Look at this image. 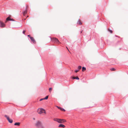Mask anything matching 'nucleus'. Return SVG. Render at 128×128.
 <instances>
[{"mask_svg": "<svg viewBox=\"0 0 128 128\" xmlns=\"http://www.w3.org/2000/svg\"><path fill=\"white\" fill-rule=\"evenodd\" d=\"M38 112L39 114H42L43 113H46L45 110L42 108H39L38 110Z\"/></svg>", "mask_w": 128, "mask_h": 128, "instance_id": "1", "label": "nucleus"}, {"mask_svg": "<svg viewBox=\"0 0 128 128\" xmlns=\"http://www.w3.org/2000/svg\"><path fill=\"white\" fill-rule=\"evenodd\" d=\"M51 39L52 41H54V42L58 44H61V42L59 41L57 38H51Z\"/></svg>", "mask_w": 128, "mask_h": 128, "instance_id": "2", "label": "nucleus"}, {"mask_svg": "<svg viewBox=\"0 0 128 128\" xmlns=\"http://www.w3.org/2000/svg\"><path fill=\"white\" fill-rule=\"evenodd\" d=\"M42 124L41 122L39 121H38L36 122V127L38 128L39 126H40Z\"/></svg>", "mask_w": 128, "mask_h": 128, "instance_id": "3", "label": "nucleus"}, {"mask_svg": "<svg viewBox=\"0 0 128 128\" xmlns=\"http://www.w3.org/2000/svg\"><path fill=\"white\" fill-rule=\"evenodd\" d=\"M5 117H6L7 120H8V122L10 123H12L13 122V120H12L11 119H10V118L9 117L7 116V115H5Z\"/></svg>", "mask_w": 128, "mask_h": 128, "instance_id": "4", "label": "nucleus"}, {"mask_svg": "<svg viewBox=\"0 0 128 128\" xmlns=\"http://www.w3.org/2000/svg\"><path fill=\"white\" fill-rule=\"evenodd\" d=\"M66 122V120L64 119H60L58 121V123L63 124Z\"/></svg>", "mask_w": 128, "mask_h": 128, "instance_id": "5", "label": "nucleus"}, {"mask_svg": "<svg viewBox=\"0 0 128 128\" xmlns=\"http://www.w3.org/2000/svg\"><path fill=\"white\" fill-rule=\"evenodd\" d=\"M5 26V24L4 23L0 21V26L1 27L4 28Z\"/></svg>", "mask_w": 128, "mask_h": 128, "instance_id": "6", "label": "nucleus"}, {"mask_svg": "<svg viewBox=\"0 0 128 128\" xmlns=\"http://www.w3.org/2000/svg\"><path fill=\"white\" fill-rule=\"evenodd\" d=\"M30 39L32 42L34 44L36 43V41L32 37H30Z\"/></svg>", "mask_w": 128, "mask_h": 128, "instance_id": "7", "label": "nucleus"}, {"mask_svg": "<svg viewBox=\"0 0 128 128\" xmlns=\"http://www.w3.org/2000/svg\"><path fill=\"white\" fill-rule=\"evenodd\" d=\"M58 127L59 128H64L65 127V126L64 124H60L58 126Z\"/></svg>", "mask_w": 128, "mask_h": 128, "instance_id": "8", "label": "nucleus"}, {"mask_svg": "<svg viewBox=\"0 0 128 128\" xmlns=\"http://www.w3.org/2000/svg\"><path fill=\"white\" fill-rule=\"evenodd\" d=\"M56 107H57L59 109H60L62 111H63L64 112H65V110L62 108L57 106H56Z\"/></svg>", "mask_w": 128, "mask_h": 128, "instance_id": "9", "label": "nucleus"}, {"mask_svg": "<svg viewBox=\"0 0 128 128\" xmlns=\"http://www.w3.org/2000/svg\"><path fill=\"white\" fill-rule=\"evenodd\" d=\"M77 23L80 25H82V23L80 20H78L77 22Z\"/></svg>", "mask_w": 128, "mask_h": 128, "instance_id": "10", "label": "nucleus"}, {"mask_svg": "<svg viewBox=\"0 0 128 128\" xmlns=\"http://www.w3.org/2000/svg\"><path fill=\"white\" fill-rule=\"evenodd\" d=\"M59 118H54V121H56V122H58V121H59Z\"/></svg>", "mask_w": 128, "mask_h": 128, "instance_id": "11", "label": "nucleus"}, {"mask_svg": "<svg viewBox=\"0 0 128 128\" xmlns=\"http://www.w3.org/2000/svg\"><path fill=\"white\" fill-rule=\"evenodd\" d=\"M27 10H26L25 11H24L23 13V15L24 16L27 13Z\"/></svg>", "mask_w": 128, "mask_h": 128, "instance_id": "12", "label": "nucleus"}, {"mask_svg": "<svg viewBox=\"0 0 128 128\" xmlns=\"http://www.w3.org/2000/svg\"><path fill=\"white\" fill-rule=\"evenodd\" d=\"M20 122H16L14 124V125L15 126H20Z\"/></svg>", "mask_w": 128, "mask_h": 128, "instance_id": "13", "label": "nucleus"}, {"mask_svg": "<svg viewBox=\"0 0 128 128\" xmlns=\"http://www.w3.org/2000/svg\"><path fill=\"white\" fill-rule=\"evenodd\" d=\"M38 128H44V126L42 124L40 126H39Z\"/></svg>", "mask_w": 128, "mask_h": 128, "instance_id": "14", "label": "nucleus"}, {"mask_svg": "<svg viewBox=\"0 0 128 128\" xmlns=\"http://www.w3.org/2000/svg\"><path fill=\"white\" fill-rule=\"evenodd\" d=\"M86 70V68L84 67H83L82 68V72H84V71Z\"/></svg>", "mask_w": 128, "mask_h": 128, "instance_id": "15", "label": "nucleus"}, {"mask_svg": "<svg viewBox=\"0 0 128 128\" xmlns=\"http://www.w3.org/2000/svg\"><path fill=\"white\" fill-rule=\"evenodd\" d=\"M72 79H76L77 80H79V78L78 77H74L72 78Z\"/></svg>", "mask_w": 128, "mask_h": 128, "instance_id": "16", "label": "nucleus"}, {"mask_svg": "<svg viewBox=\"0 0 128 128\" xmlns=\"http://www.w3.org/2000/svg\"><path fill=\"white\" fill-rule=\"evenodd\" d=\"M6 21L5 22H6L7 20H12L9 17H8L6 18Z\"/></svg>", "mask_w": 128, "mask_h": 128, "instance_id": "17", "label": "nucleus"}, {"mask_svg": "<svg viewBox=\"0 0 128 128\" xmlns=\"http://www.w3.org/2000/svg\"><path fill=\"white\" fill-rule=\"evenodd\" d=\"M81 68H82V67L81 66H78V70H80Z\"/></svg>", "mask_w": 128, "mask_h": 128, "instance_id": "18", "label": "nucleus"}, {"mask_svg": "<svg viewBox=\"0 0 128 128\" xmlns=\"http://www.w3.org/2000/svg\"><path fill=\"white\" fill-rule=\"evenodd\" d=\"M110 70L112 71H114L115 70V69L114 68H112L110 69Z\"/></svg>", "mask_w": 128, "mask_h": 128, "instance_id": "19", "label": "nucleus"}, {"mask_svg": "<svg viewBox=\"0 0 128 128\" xmlns=\"http://www.w3.org/2000/svg\"><path fill=\"white\" fill-rule=\"evenodd\" d=\"M52 90V88H50L49 89V90L50 92H51Z\"/></svg>", "mask_w": 128, "mask_h": 128, "instance_id": "20", "label": "nucleus"}, {"mask_svg": "<svg viewBox=\"0 0 128 128\" xmlns=\"http://www.w3.org/2000/svg\"><path fill=\"white\" fill-rule=\"evenodd\" d=\"M48 96H46V97L44 98V100H47L48 98Z\"/></svg>", "mask_w": 128, "mask_h": 128, "instance_id": "21", "label": "nucleus"}, {"mask_svg": "<svg viewBox=\"0 0 128 128\" xmlns=\"http://www.w3.org/2000/svg\"><path fill=\"white\" fill-rule=\"evenodd\" d=\"M108 30L111 33H112V30H110L108 29Z\"/></svg>", "mask_w": 128, "mask_h": 128, "instance_id": "22", "label": "nucleus"}, {"mask_svg": "<svg viewBox=\"0 0 128 128\" xmlns=\"http://www.w3.org/2000/svg\"><path fill=\"white\" fill-rule=\"evenodd\" d=\"M79 71V70H75V72H78V71Z\"/></svg>", "mask_w": 128, "mask_h": 128, "instance_id": "23", "label": "nucleus"}, {"mask_svg": "<svg viewBox=\"0 0 128 128\" xmlns=\"http://www.w3.org/2000/svg\"><path fill=\"white\" fill-rule=\"evenodd\" d=\"M26 32V31L25 30H24L23 32V33L24 34L25 32Z\"/></svg>", "mask_w": 128, "mask_h": 128, "instance_id": "24", "label": "nucleus"}, {"mask_svg": "<svg viewBox=\"0 0 128 128\" xmlns=\"http://www.w3.org/2000/svg\"><path fill=\"white\" fill-rule=\"evenodd\" d=\"M44 100V98L41 99L40 100V101H41L42 100Z\"/></svg>", "mask_w": 128, "mask_h": 128, "instance_id": "25", "label": "nucleus"}, {"mask_svg": "<svg viewBox=\"0 0 128 128\" xmlns=\"http://www.w3.org/2000/svg\"><path fill=\"white\" fill-rule=\"evenodd\" d=\"M28 37H29L30 38V37H31V36L30 35H28Z\"/></svg>", "mask_w": 128, "mask_h": 128, "instance_id": "26", "label": "nucleus"}, {"mask_svg": "<svg viewBox=\"0 0 128 128\" xmlns=\"http://www.w3.org/2000/svg\"><path fill=\"white\" fill-rule=\"evenodd\" d=\"M66 48H67V49H68V51L69 52V50H68V48H67V47H66Z\"/></svg>", "mask_w": 128, "mask_h": 128, "instance_id": "27", "label": "nucleus"}]
</instances>
